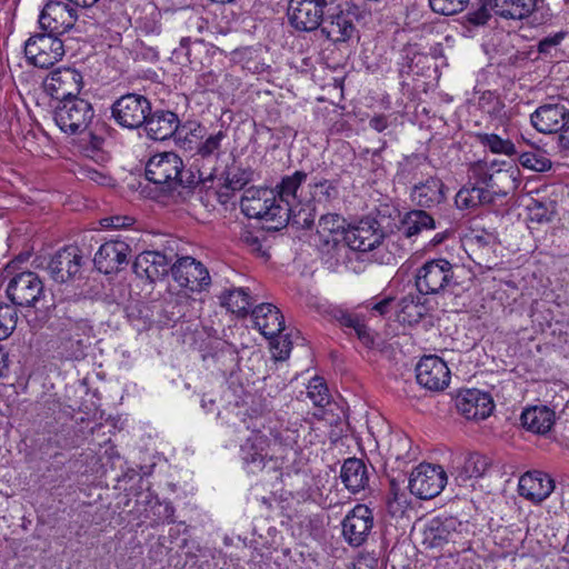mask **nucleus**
I'll use <instances>...</instances> for the list:
<instances>
[{
    "instance_id": "0e129e2a",
    "label": "nucleus",
    "mask_w": 569,
    "mask_h": 569,
    "mask_svg": "<svg viewBox=\"0 0 569 569\" xmlns=\"http://www.w3.org/2000/svg\"><path fill=\"white\" fill-rule=\"evenodd\" d=\"M369 127L377 132H382L388 127V118L385 114H377L369 120Z\"/></svg>"
},
{
    "instance_id": "f3484780",
    "label": "nucleus",
    "mask_w": 569,
    "mask_h": 569,
    "mask_svg": "<svg viewBox=\"0 0 569 569\" xmlns=\"http://www.w3.org/2000/svg\"><path fill=\"white\" fill-rule=\"evenodd\" d=\"M341 526L345 540L352 547H360L367 541L373 528L372 510L359 503L346 515Z\"/></svg>"
},
{
    "instance_id": "f8f14e48",
    "label": "nucleus",
    "mask_w": 569,
    "mask_h": 569,
    "mask_svg": "<svg viewBox=\"0 0 569 569\" xmlns=\"http://www.w3.org/2000/svg\"><path fill=\"white\" fill-rule=\"evenodd\" d=\"M447 479V473L441 466L420 463L410 475L409 489L420 499H432L443 490Z\"/></svg>"
},
{
    "instance_id": "423d86ee",
    "label": "nucleus",
    "mask_w": 569,
    "mask_h": 569,
    "mask_svg": "<svg viewBox=\"0 0 569 569\" xmlns=\"http://www.w3.org/2000/svg\"><path fill=\"white\" fill-rule=\"evenodd\" d=\"M337 0H289L288 21L299 32H311L320 28L325 16Z\"/></svg>"
},
{
    "instance_id": "7ed1b4c3",
    "label": "nucleus",
    "mask_w": 569,
    "mask_h": 569,
    "mask_svg": "<svg viewBox=\"0 0 569 569\" xmlns=\"http://www.w3.org/2000/svg\"><path fill=\"white\" fill-rule=\"evenodd\" d=\"M147 137L156 141L173 138L184 150H192V139H203L206 128L200 123L187 122L181 124L178 114L170 110L156 109L147 116L142 126Z\"/></svg>"
},
{
    "instance_id": "8fccbe9b",
    "label": "nucleus",
    "mask_w": 569,
    "mask_h": 569,
    "mask_svg": "<svg viewBox=\"0 0 569 569\" xmlns=\"http://www.w3.org/2000/svg\"><path fill=\"white\" fill-rule=\"evenodd\" d=\"M18 320L13 306L0 303V341L7 339L16 329Z\"/></svg>"
},
{
    "instance_id": "c03bdc74",
    "label": "nucleus",
    "mask_w": 569,
    "mask_h": 569,
    "mask_svg": "<svg viewBox=\"0 0 569 569\" xmlns=\"http://www.w3.org/2000/svg\"><path fill=\"white\" fill-rule=\"evenodd\" d=\"M307 397L316 407H326L330 403L331 396L322 377H313L307 386Z\"/></svg>"
},
{
    "instance_id": "e433bc0d",
    "label": "nucleus",
    "mask_w": 569,
    "mask_h": 569,
    "mask_svg": "<svg viewBox=\"0 0 569 569\" xmlns=\"http://www.w3.org/2000/svg\"><path fill=\"white\" fill-rule=\"evenodd\" d=\"M220 302L232 313L244 317L249 313L254 300L249 289L233 288L220 296Z\"/></svg>"
},
{
    "instance_id": "a878e982",
    "label": "nucleus",
    "mask_w": 569,
    "mask_h": 569,
    "mask_svg": "<svg viewBox=\"0 0 569 569\" xmlns=\"http://www.w3.org/2000/svg\"><path fill=\"white\" fill-rule=\"evenodd\" d=\"M532 126L542 133L562 131L569 121V109L562 102L540 106L530 117Z\"/></svg>"
},
{
    "instance_id": "a211bd4d",
    "label": "nucleus",
    "mask_w": 569,
    "mask_h": 569,
    "mask_svg": "<svg viewBox=\"0 0 569 569\" xmlns=\"http://www.w3.org/2000/svg\"><path fill=\"white\" fill-rule=\"evenodd\" d=\"M77 20L76 10L59 0H49L39 17L40 28L54 36L69 31Z\"/></svg>"
},
{
    "instance_id": "2f4dec72",
    "label": "nucleus",
    "mask_w": 569,
    "mask_h": 569,
    "mask_svg": "<svg viewBox=\"0 0 569 569\" xmlns=\"http://www.w3.org/2000/svg\"><path fill=\"white\" fill-rule=\"evenodd\" d=\"M254 326L266 338H274L284 330V317L272 303H259L251 310Z\"/></svg>"
},
{
    "instance_id": "6ab92c4d",
    "label": "nucleus",
    "mask_w": 569,
    "mask_h": 569,
    "mask_svg": "<svg viewBox=\"0 0 569 569\" xmlns=\"http://www.w3.org/2000/svg\"><path fill=\"white\" fill-rule=\"evenodd\" d=\"M416 379L421 387L430 391H440L449 385L450 370L438 356H425L416 366Z\"/></svg>"
},
{
    "instance_id": "49530a36",
    "label": "nucleus",
    "mask_w": 569,
    "mask_h": 569,
    "mask_svg": "<svg viewBox=\"0 0 569 569\" xmlns=\"http://www.w3.org/2000/svg\"><path fill=\"white\" fill-rule=\"evenodd\" d=\"M174 511H176V509L170 501H168V500L161 501L157 497L156 500L153 501V506L151 509L150 527L156 528L159 525L164 523V522L173 523L176 521L174 520Z\"/></svg>"
},
{
    "instance_id": "cd10ccee",
    "label": "nucleus",
    "mask_w": 569,
    "mask_h": 569,
    "mask_svg": "<svg viewBox=\"0 0 569 569\" xmlns=\"http://www.w3.org/2000/svg\"><path fill=\"white\" fill-rule=\"evenodd\" d=\"M90 327L87 320L61 318L59 322V335L61 341L66 345L67 356L79 359L83 357L82 337L87 336Z\"/></svg>"
},
{
    "instance_id": "052dcab7",
    "label": "nucleus",
    "mask_w": 569,
    "mask_h": 569,
    "mask_svg": "<svg viewBox=\"0 0 569 569\" xmlns=\"http://www.w3.org/2000/svg\"><path fill=\"white\" fill-rule=\"evenodd\" d=\"M357 335L358 339L367 347L373 345V337L370 333L369 328L363 322V319L356 326V328L352 330Z\"/></svg>"
},
{
    "instance_id": "c85d7f7f",
    "label": "nucleus",
    "mask_w": 569,
    "mask_h": 569,
    "mask_svg": "<svg viewBox=\"0 0 569 569\" xmlns=\"http://www.w3.org/2000/svg\"><path fill=\"white\" fill-rule=\"evenodd\" d=\"M553 489L555 482L551 477L538 470L526 472L518 483L519 495L533 503H540L547 499Z\"/></svg>"
},
{
    "instance_id": "4c0bfd02",
    "label": "nucleus",
    "mask_w": 569,
    "mask_h": 569,
    "mask_svg": "<svg viewBox=\"0 0 569 569\" xmlns=\"http://www.w3.org/2000/svg\"><path fill=\"white\" fill-rule=\"evenodd\" d=\"M436 221L431 214L422 209H415L406 213L401 231L406 238L419 234L422 230H432Z\"/></svg>"
},
{
    "instance_id": "5701e85b",
    "label": "nucleus",
    "mask_w": 569,
    "mask_h": 569,
    "mask_svg": "<svg viewBox=\"0 0 569 569\" xmlns=\"http://www.w3.org/2000/svg\"><path fill=\"white\" fill-rule=\"evenodd\" d=\"M456 407L469 420H483L491 415L495 403L488 392L467 389L458 393Z\"/></svg>"
},
{
    "instance_id": "5fc2aeb1",
    "label": "nucleus",
    "mask_w": 569,
    "mask_h": 569,
    "mask_svg": "<svg viewBox=\"0 0 569 569\" xmlns=\"http://www.w3.org/2000/svg\"><path fill=\"white\" fill-rule=\"evenodd\" d=\"M330 316L341 327L353 330L356 326L362 320L357 313L349 312L340 307H333L330 310Z\"/></svg>"
},
{
    "instance_id": "9b49d317",
    "label": "nucleus",
    "mask_w": 569,
    "mask_h": 569,
    "mask_svg": "<svg viewBox=\"0 0 569 569\" xmlns=\"http://www.w3.org/2000/svg\"><path fill=\"white\" fill-rule=\"evenodd\" d=\"M170 273L179 287L190 292L207 291L211 284L206 266L190 256L178 258L172 262Z\"/></svg>"
},
{
    "instance_id": "aec40b11",
    "label": "nucleus",
    "mask_w": 569,
    "mask_h": 569,
    "mask_svg": "<svg viewBox=\"0 0 569 569\" xmlns=\"http://www.w3.org/2000/svg\"><path fill=\"white\" fill-rule=\"evenodd\" d=\"M83 257L78 247L60 249L49 261L47 270L51 279L58 283L73 280L81 270Z\"/></svg>"
},
{
    "instance_id": "20e7f679",
    "label": "nucleus",
    "mask_w": 569,
    "mask_h": 569,
    "mask_svg": "<svg viewBox=\"0 0 569 569\" xmlns=\"http://www.w3.org/2000/svg\"><path fill=\"white\" fill-rule=\"evenodd\" d=\"M268 188H248L244 190L240 209L250 219H260L269 222L268 229L280 230L288 226L289 216L284 207H279L276 196Z\"/></svg>"
},
{
    "instance_id": "39448f33",
    "label": "nucleus",
    "mask_w": 569,
    "mask_h": 569,
    "mask_svg": "<svg viewBox=\"0 0 569 569\" xmlns=\"http://www.w3.org/2000/svg\"><path fill=\"white\" fill-rule=\"evenodd\" d=\"M516 168L508 164V168H501L497 161L486 162L478 161L470 166V178L475 180V184L483 189L492 191L496 196L505 197L510 190L516 188Z\"/></svg>"
},
{
    "instance_id": "c756f323",
    "label": "nucleus",
    "mask_w": 569,
    "mask_h": 569,
    "mask_svg": "<svg viewBox=\"0 0 569 569\" xmlns=\"http://www.w3.org/2000/svg\"><path fill=\"white\" fill-rule=\"evenodd\" d=\"M492 468V460L480 452H469L455 467V480L459 486L486 477Z\"/></svg>"
},
{
    "instance_id": "dca6fc26",
    "label": "nucleus",
    "mask_w": 569,
    "mask_h": 569,
    "mask_svg": "<svg viewBox=\"0 0 569 569\" xmlns=\"http://www.w3.org/2000/svg\"><path fill=\"white\" fill-rule=\"evenodd\" d=\"M358 17L359 8L347 3L345 9L329 16L328 20L320 26V31L335 44L348 42L358 38V30L355 24Z\"/></svg>"
},
{
    "instance_id": "7c9ffc66",
    "label": "nucleus",
    "mask_w": 569,
    "mask_h": 569,
    "mask_svg": "<svg viewBox=\"0 0 569 569\" xmlns=\"http://www.w3.org/2000/svg\"><path fill=\"white\" fill-rule=\"evenodd\" d=\"M308 174L305 171L297 170L291 174L283 176L280 181L271 189L276 196L278 206L284 207L287 216L290 217L291 206L299 204L301 201L298 197V191L301 186L307 181Z\"/></svg>"
},
{
    "instance_id": "338daca9",
    "label": "nucleus",
    "mask_w": 569,
    "mask_h": 569,
    "mask_svg": "<svg viewBox=\"0 0 569 569\" xmlns=\"http://www.w3.org/2000/svg\"><path fill=\"white\" fill-rule=\"evenodd\" d=\"M393 302V298L387 297L381 301L375 303L371 309L378 312L380 316H385L389 311L390 305Z\"/></svg>"
},
{
    "instance_id": "1a4fd4ad",
    "label": "nucleus",
    "mask_w": 569,
    "mask_h": 569,
    "mask_svg": "<svg viewBox=\"0 0 569 569\" xmlns=\"http://www.w3.org/2000/svg\"><path fill=\"white\" fill-rule=\"evenodd\" d=\"M468 523L453 516H437L430 519L422 532V543L427 548H442L448 543H459Z\"/></svg>"
},
{
    "instance_id": "2eb2a0df",
    "label": "nucleus",
    "mask_w": 569,
    "mask_h": 569,
    "mask_svg": "<svg viewBox=\"0 0 569 569\" xmlns=\"http://www.w3.org/2000/svg\"><path fill=\"white\" fill-rule=\"evenodd\" d=\"M183 169L182 159L174 152H162L152 156L144 169L147 180L162 186L163 191H172L173 182Z\"/></svg>"
},
{
    "instance_id": "bf43d9fd",
    "label": "nucleus",
    "mask_w": 569,
    "mask_h": 569,
    "mask_svg": "<svg viewBox=\"0 0 569 569\" xmlns=\"http://www.w3.org/2000/svg\"><path fill=\"white\" fill-rule=\"evenodd\" d=\"M182 309H183V303L179 299H177L173 302L167 303L164 312H166V315L168 317V320L177 322L180 319L184 318L186 313H184V311H182Z\"/></svg>"
},
{
    "instance_id": "de8ad7c7",
    "label": "nucleus",
    "mask_w": 569,
    "mask_h": 569,
    "mask_svg": "<svg viewBox=\"0 0 569 569\" xmlns=\"http://www.w3.org/2000/svg\"><path fill=\"white\" fill-rule=\"evenodd\" d=\"M213 173L211 172L208 178H203L199 170L181 169L177 179L173 182V190L179 187L188 190H193L200 184L204 186L207 180H212Z\"/></svg>"
},
{
    "instance_id": "a18cd8bd",
    "label": "nucleus",
    "mask_w": 569,
    "mask_h": 569,
    "mask_svg": "<svg viewBox=\"0 0 569 569\" xmlns=\"http://www.w3.org/2000/svg\"><path fill=\"white\" fill-rule=\"evenodd\" d=\"M567 36V31H558L540 39L537 43L538 53L545 58H558L561 52L560 46Z\"/></svg>"
},
{
    "instance_id": "6e6d98bb",
    "label": "nucleus",
    "mask_w": 569,
    "mask_h": 569,
    "mask_svg": "<svg viewBox=\"0 0 569 569\" xmlns=\"http://www.w3.org/2000/svg\"><path fill=\"white\" fill-rule=\"evenodd\" d=\"M242 239L252 253H256L258 257L264 259H268L270 257L268 249L264 246L266 240H261L258 236H256L252 232H247Z\"/></svg>"
},
{
    "instance_id": "4d7b16f0",
    "label": "nucleus",
    "mask_w": 569,
    "mask_h": 569,
    "mask_svg": "<svg viewBox=\"0 0 569 569\" xmlns=\"http://www.w3.org/2000/svg\"><path fill=\"white\" fill-rule=\"evenodd\" d=\"M489 2L482 4L477 10L470 11L466 14L467 21L472 26H483L490 19V9H488Z\"/></svg>"
},
{
    "instance_id": "79ce46f5",
    "label": "nucleus",
    "mask_w": 569,
    "mask_h": 569,
    "mask_svg": "<svg viewBox=\"0 0 569 569\" xmlns=\"http://www.w3.org/2000/svg\"><path fill=\"white\" fill-rule=\"evenodd\" d=\"M315 208L311 203H302L291 206L290 218L288 219V224L300 228V229H310L315 223Z\"/></svg>"
},
{
    "instance_id": "9d476101",
    "label": "nucleus",
    "mask_w": 569,
    "mask_h": 569,
    "mask_svg": "<svg viewBox=\"0 0 569 569\" xmlns=\"http://www.w3.org/2000/svg\"><path fill=\"white\" fill-rule=\"evenodd\" d=\"M151 102L143 96L129 92L118 98L111 106V117L122 128L139 129L146 123Z\"/></svg>"
},
{
    "instance_id": "ea45409f",
    "label": "nucleus",
    "mask_w": 569,
    "mask_h": 569,
    "mask_svg": "<svg viewBox=\"0 0 569 569\" xmlns=\"http://www.w3.org/2000/svg\"><path fill=\"white\" fill-rule=\"evenodd\" d=\"M398 307V318L403 323H418L423 317V306L419 296L412 293L405 296L399 301Z\"/></svg>"
},
{
    "instance_id": "e2e57ef3",
    "label": "nucleus",
    "mask_w": 569,
    "mask_h": 569,
    "mask_svg": "<svg viewBox=\"0 0 569 569\" xmlns=\"http://www.w3.org/2000/svg\"><path fill=\"white\" fill-rule=\"evenodd\" d=\"M84 172H86V177L89 180H91L100 186H106L111 180V178L109 176H107L96 169H87Z\"/></svg>"
},
{
    "instance_id": "774afa93",
    "label": "nucleus",
    "mask_w": 569,
    "mask_h": 569,
    "mask_svg": "<svg viewBox=\"0 0 569 569\" xmlns=\"http://www.w3.org/2000/svg\"><path fill=\"white\" fill-rule=\"evenodd\" d=\"M558 146L562 151H569V126L558 134Z\"/></svg>"
},
{
    "instance_id": "4be33fe9",
    "label": "nucleus",
    "mask_w": 569,
    "mask_h": 569,
    "mask_svg": "<svg viewBox=\"0 0 569 569\" xmlns=\"http://www.w3.org/2000/svg\"><path fill=\"white\" fill-rule=\"evenodd\" d=\"M130 246L122 240H109L100 246L93 258L97 270L104 274L118 272L128 264Z\"/></svg>"
},
{
    "instance_id": "864d4df0",
    "label": "nucleus",
    "mask_w": 569,
    "mask_h": 569,
    "mask_svg": "<svg viewBox=\"0 0 569 569\" xmlns=\"http://www.w3.org/2000/svg\"><path fill=\"white\" fill-rule=\"evenodd\" d=\"M196 43L202 44V41L198 40V39L192 41L191 37H182L180 40L179 47L172 51L173 58L180 64L192 63L193 59H192L191 46L196 44Z\"/></svg>"
},
{
    "instance_id": "f704fd0d",
    "label": "nucleus",
    "mask_w": 569,
    "mask_h": 569,
    "mask_svg": "<svg viewBox=\"0 0 569 569\" xmlns=\"http://www.w3.org/2000/svg\"><path fill=\"white\" fill-rule=\"evenodd\" d=\"M340 478L349 491L357 493L368 486L367 466L360 459L349 458L341 467Z\"/></svg>"
},
{
    "instance_id": "13d9d810",
    "label": "nucleus",
    "mask_w": 569,
    "mask_h": 569,
    "mask_svg": "<svg viewBox=\"0 0 569 569\" xmlns=\"http://www.w3.org/2000/svg\"><path fill=\"white\" fill-rule=\"evenodd\" d=\"M134 222V219L128 216H111L101 220L103 228L120 229L129 227Z\"/></svg>"
},
{
    "instance_id": "393cba45",
    "label": "nucleus",
    "mask_w": 569,
    "mask_h": 569,
    "mask_svg": "<svg viewBox=\"0 0 569 569\" xmlns=\"http://www.w3.org/2000/svg\"><path fill=\"white\" fill-rule=\"evenodd\" d=\"M171 258L157 250H146L139 253L132 264L133 272L139 278L154 282L170 272Z\"/></svg>"
},
{
    "instance_id": "3c124183",
    "label": "nucleus",
    "mask_w": 569,
    "mask_h": 569,
    "mask_svg": "<svg viewBox=\"0 0 569 569\" xmlns=\"http://www.w3.org/2000/svg\"><path fill=\"white\" fill-rule=\"evenodd\" d=\"M430 9L441 16H453L463 11L469 0H428Z\"/></svg>"
},
{
    "instance_id": "473e14b6",
    "label": "nucleus",
    "mask_w": 569,
    "mask_h": 569,
    "mask_svg": "<svg viewBox=\"0 0 569 569\" xmlns=\"http://www.w3.org/2000/svg\"><path fill=\"white\" fill-rule=\"evenodd\" d=\"M346 219L338 213L322 214L318 222L317 236L320 244L329 251L336 248L342 240L347 232Z\"/></svg>"
},
{
    "instance_id": "412c9836",
    "label": "nucleus",
    "mask_w": 569,
    "mask_h": 569,
    "mask_svg": "<svg viewBox=\"0 0 569 569\" xmlns=\"http://www.w3.org/2000/svg\"><path fill=\"white\" fill-rule=\"evenodd\" d=\"M345 237L347 246L355 251H373L382 244L383 233L373 219L361 220L357 226L348 228Z\"/></svg>"
},
{
    "instance_id": "6e6552de",
    "label": "nucleus",
    "mask_w": 569,
    "mask_h": 569,
    "mask_svg": "<svg viewBox=\"0 0 569 569\" xmlns=\"http://www.w3.org/2000/svg\"><path fill=\"white\" fill-rule=\"evenodd\" d=\"M28 62L40 69H49L64 56L63 41L52 33L31 36L24 44Z\"/></svg>"
},
{
    "instance_id": "72a5a7b5",
    "label": "nucleus",
    "mask_w": 569,
    "mask_h": 569,
    "mask_svg": "<svg viewBox=\"0 0 569 569\" xmlns=\"http://www.w3.org/2000/svg\"><path fill=\"white\" fill-rule=\"evenodd\" d=\"M555 411L546 406L527 408L521 413L520 420L527 430L545 435L550 431L555 423Z\"/></svg>"
},
{
    "instance_id": "4468645a",
    "label": "nucleus",
    "mask_w": 569,
    "mask_h": 569,
    "mask_svg": "<svg viewBox=\"0 0 569 569\" xmlns=\"http://www.w3.org/2000/svg\"><path fill=\"white\" fill-rule=\"evenodd\" d=\"M7 296L14 306L36 307L44 298V284L36 272L23 271L10 280Z\"/></svg>"
},
{
    "instance_id": "c9c22d12",
    "label": "nucleus",
    "mask_w": 569,
    "mask_h": 569,
    "mask_svg": "<svg viewBox=\"0 0 569 569\" xmlns=\"http://www.w3.org/2000/svg\"><path fill=\"white\" fill-rule=\"evenodd\" d=\"M493 201L492 191L476 184L462 187L455 197V203L459 210H473Z\"/></svg>"
},
{
    "instance_id": "37998d69",
    "label": "nucleus",
    "mask_w": 569,
    "mask_h": 569,
    "mask_svg": "<svg viewBox=\"0 0 569 569\" xmlns=\"http://www.w3.org/2000/svg\"><path fill=\"white\" fill-rule=\"evenodd\" d=\"M519 162L522 167L537 172L548 171L552 166L551 160L541 149H533L530 151L521 152L519 154Z\"/></svg>"
},
{
    "instance_id": "f03ea898",
    "label": "nucleus",
    "mask_w": 569,
    "mask_h": 569,
    "mask_svg": "<svg viewBox=\"0 0 569 569\" xmlns=\"http://www.w3.org/2000/svg\"><path fill=\"white\" fill-rule=\"evenodd\" d=\"M471 280L469 270L445 258L426 261L415 273L416 288L423 296L459 295L469 289Z\"/></svg>"
},
{
    "instance_id": "69168bd1",
    "label": "nucleus",
    "mask_w": 569,
    "mask_h": 569,
    "mask_svg": "<svg viewBox=\"0 0 569 569\" xmlns=\"http://www.w3.org/2000/svg\"><path fill=\"white\" fill-rule=\"evenodd\" d=\"M216 82L217 76L212 71L204 72L198 78V84L204 89L213 86Z\"/></svg>"
},
{
    "instance_id": "0eeeda50",
    "label": "nucleus",
    "mask_w": 569,
    "mask_h": 569,
    "mask_svg": "<svg viewBox=\"0 0 569 569\" xmlns=\"http://www.w3.org/2000/svg\"><path fill=\"white\" fill-rule=\"evenodd\" d=\"M53 118L57 126L66 133L79 134L84 132L94 118L92 104L82 98L57 102Z\"/></svg>"
},
{
    "instance_id": "ddd939ff",
    "label": "nucleus",
    "mask_w": 569,
    "mask_h": 569,
    "mask_svg": "<svg viewBox=\"0 0 569 569\" xmlns=\"http://www.w3.org/2000/svg\"><path fill=\"white\" fill-rule=\"evenodd\" d=\"M83 87V77L80 71L70 67H62L51 71L43 81L44 91L57 102H66L78 98Z\"/></svg>"
},
{
    "instance_id": "b1692460",
    "label": "nucleus",
    "mask_w": 569,
    "mask_h": 569,
    "mask_svg": "<svg viewBox=\"0 0 569 569\" xmlns=\"http://www.w3.org/2000/svg\"><path fill=\"white\" fill-rule=\"evenodd\" d=\"M448 188L437 176L413 183L410 191L411 201L421 209H432L447 200Z\"/></svg>"
},
{
    "instance_id": "a19ab883",
    "label": "nucleus",
    "mask_w": 569,
    "mask_h": 569,
    "mask_svg": "<svg viewBox=\"0 0 569 569\" xmlns=\"http://www.w3.org/2000/svg\"><path fill=\"white\" fill-rule=\"evenodd\" d=\"M478 142L492 153L515 156L518 154L516 146L509 139H502L496 133H477Z\"/></svg>"
},
{
    "instance_id": "bb28decb",
    "label": "nucleus",
    "mask_w": 569,
    "mask_h": 569,
    "mask_svg": "<svg viewBox=\"0 0 569 569\" xmlns=\"http://www.w3.org/2000/svg\"><path fill=\"white\" fill-rule=\"evenodd\" d=\"M543 4L542 0H489L491 10L503 19L538 21L537 13Z\"/></svg>"
},
{
    "instance_id": "09e8293b",
    "label": "nucleus",
    "mask_w": 569,
    "mask_h": 569,
    "mask_svg": "<svg viewBox=\"0 0 569 569\" xmlns=\"http://www.w3.org/2000/svg\"><path fill=\"white\" fill-rule=\"evenodd\" d=\"M157 495L148 489L144 492H139L138 498L136 500L134 508L130 510V513L134 519L143 521L146 519L151 518V509L153 506V501L156 500Z\"/></svg>"
},
{
    "instance_id": "680f3d73",
    "label": "nucleus",
    "mask_w": 569,
    "mask_h": 569,
    "mask_svg": "<svg viewBox=\"0 0 569 569\" xmlns=\"http://www.w3.org/2000/svg\"><path fill=\"white\" fill-rule=\"evenodd\" d=\"M530 216L532 220L538 222L549 221L547 208L539 201H535L531 207H529Z\"/></svg>"
},
{
    "instance_id": "603ef678",
    "label": "nucleus",
    "mask_w": 569,
    "mask_h": 569,
    "mask_svg": "<svg viewBox=\"0 0 569 569\" xmlns=\"http://www.w3.org/2000/svg\"><path fill=\"white\" fill-rule=\"evenodd\" d=\"M310 189L313 192V197H319V199L331 200L337 198L338 188L337 183L332 180L322 179L319 181H315L309 184Z\"/></svg>"
},
{
    "instance_id": "f257e3e1",
    "label": "nucleus",
    "mask_w": 569,
    "mask_h": 569,
    "mask_svg": "<svg viewBox=\"0 0 569 569\" xmlns=\"http://www.w3.org/2000/svg\"><path fill=\"white\" fill-rule=\"evenodd\" d=\"M247 428L251 435L240 446V456L251 472L261 471L269 462H276L272 447L292 449L299 438L298 432L289 428H266L261 418L250 419Z\"/></svg>"
},
{
    "instance_id": "58836bf2",
    "label": "nucleus",
    "mask_w": 569,
    "mask_h": 569,
    "mask_svg": "<svg viewBox=\"0 0 569 569\" xmlns=\"http://www.w3.org/2000/svg\"><path fill=\"white\" fill-rule=\"evenodd\" d=\"M226 137L227 134L222 130L209 134L207 138L198 142L194 156H199L202 160L208 161L209 163H217L223 154L222 141Z\"/></svg>"
}]
</instances>
